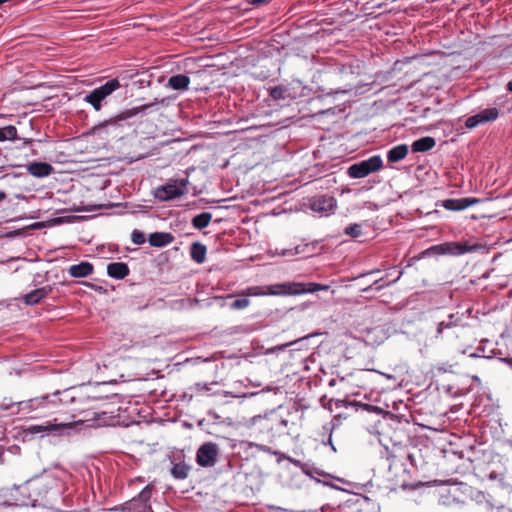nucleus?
<instances>
[{"label":"nucleus","mask_w":512,"mask_h":512,"mask_svg":"<svg viewBox=\"0 0 512 512\" xmlns=\"http://www.w3.org/2000/svg\"><path fill=\"white\" fill-rule=\"evenodd\" d=\"M172 239L169 233L155 232L149 236V243L154 247H163L171 243Z\"/></svg>","instance_id":"obj_18"},{"label":"nucleus","mask_w":512,"mask_h":512,"mask_svg":"<svg viewBox=\"0 0 512 512\" xmlns=\"http://www.w3.org/2000/svg\"><path fill=\"white\" fill-rule=\"evenodd\" d=\"M75 397L72 393L71 389H66L62 392H60V395L57 396V401L59 403V407L62 405H67L69 403H72L74 401Z\"/></svg>","instance_id":"obj_26"},{"label":"nucleus","mask_w":512,"mask_h":512,"mask_svg":"<svg viewBox=\"0 0 512 512\" xmlns=\"http://www.w3.org/2000/svg\"><path fill=\"white\" fill-rule=\"evenodd\" d=\"M82 424V421L68 422V423H51L47 422L40 425H31L27 428L29 434L38 433H55L62 434L65 429H71L77 425Z\"/></svg>","instance_id":"obj_7"},{"label":"nucleus","mask_w":512,"mask_h":512,"mask_svg":"<svg viewBox=\"0 0 512 512\" xmlns=\"http://www.w3.org/2000/svg\"><path fill=\"white\" fill-rule=\"evenodd\" d=\"M59 395L60 391H56L53 394L35 397L27 401L19 402V410L27 412H40L42 414L50 413L59 408V403L57 401V396Z\"/></svg>","instance_id":"obj_2"},{"label":"nucleus","mask_w":512,"mask_h":512,"mask_svg":"<svg viewBox=\"0 0 512 512\" xmlns=\"http://www.w3.org/2000/svg\"><path fill=\"white\" fill-rule=\"evenodd\" d=\"M336 200L327 195L315 197L311 202L312 211L318 213L320 216H328L336 209Z\"/></svg>","instance_id":"obj_8"},{"label":"nucleus","mask_w":512,"mask_h":512,"mask_svg":"<svg viewBox=\"0 0 512 512\" xmlns=\"http://www.w3.org/2000/svg\"><path fill=\"white\" fill-rule=\"evenodd\" d=\"M270 413H267L265 415H259L252 419V424L256 428H259L263 433L267 435L268 438H270Z\"/></svg>","instance_id":"obj_19"},{"label":"nucleus","mask_w":512,"mask_h":512,"mask_svg":"<svg viewBox=\"0 0 512 512\" xmlns=\"http://www.w3.org/2000/svg\"><path fill=\"white\" fill-rule=\"evenodd\" d=\"M211 219H212V215L210 213L203 212L199 215H196L192 219V224H193L194 228L200 230V229L207 227L209 225Z\"/></svg>","instance_id":"obj_23"},{"label":"nucleus","mask_w":512,"mask_h":512,"mask_svg":"<svg viewBox=\"0 0 512 512\" xmlns=\"http://www.w3.org/2000/svg\"><path fill=\"white\" fill-rule=\"evenodd\" d=\"M436 142L432 137H423L413 142L412 150L414 152H426L435 146Z\"/></svg>","instance_id":"obj_21"},{"label":"nucleus","mask_w":512,"mask_h":512,"mask_svg":"<svg viewBox=\"0 0 512 512\" xmlns=\"http://www.w3.org/2000/svg\"><path fill=\"white\" fill-rule=\"evenodd\" d=\"M270 413V438L285 434L289 430V421L285 419L279 411H271Z\"/></svg>","instance_id":"obj_11"},{"label":"nucleus","mask_w":512,"mask_h":512,"mask_svg":"<svg viewBox=\"0 0 512 512\" xmlns=\"http://www.w3.org/2000/svg\"><path fill=\"white\" fill-rule=\"evenodd\" d=\"M408 154V147L405 144L397 145L390 149L387 154V159L391 163H396L403 160Z\"/></svg>","instance_id":"obj_16"},{"label":"nucleus","mask_w":512,"mask_h":512,"mask_svg":"<svg viewBox=\"0 0 512 512\" xmlns=\"http://www.w3.org/2000/svg\"><path fill=\"white\" fill-rule=\"evenodd\" d=\"M303 248L301 246H297L293 249H284L281 252H278V255L281 256H294L302 253Z\"/></svg>","instance_id":"obj_31"},{"label":"nucleus","mask_w":512,"mask_h":512,"mask_svg":"<svg viewBox=\"0 0 512 512\" xmlns=\"http://www.w3.org/2000/svg\"><path fill=\"white\" fill-rule=\"evenodd\" d=\"M93 272V266L88 262L72 265L69 268V273L72 277L82 278L87 277Z\"/></svg>","instance_id":"obj_15"},{"label":"nucleus","mask_w":512,"mask_h":512,"mask_svg":"<svg viewBox=\"0 0 512 512\" xmlns=\"http://www.w3.org/2000/svg\"><path fill=\"white\" fill-rule=\"evenodd\" d=\"M344 233L352 238L360 237L362 235L361 225L351 224L345 228Z\"/></svg>","instance_id":"obj_28"},{"label":"nucleus","mask_w":512,"mask_h":512,"mask_svg":"<svg viewBox=\"0 0 512 512\" xmlns=\"http://www.w3.org/2000/svg\"><path fill=\"white\" fill-rule=\"evenodd\" d=\"M172 474L178 479H184L188 475V467L184 464H176L172 468Z\"/></svg>","instance_id":"obj_27"},{"label":"nucleus","mask_w":512,"mask_h":512,"mask_svg":"<svg viewBox=\"0 0 512 512\" xmlns=\"http://www.w3.org/2000/svg\"><path fill=\"white\" fill-rule=\"evenodd\" d=\"M206 247L200 243H194L191 247V257L197 263H202L205 260Z\"/></svg>","instance_id":"obj_24"},{"label":"nucleus","mask_w":512,"mask_h":512,"mask_svg":"<svg viewBox=\"0 0 512 512\" xmlns=\"http://www.w3.org/2000/svg\"><path fill=\"white\" fill-rule=\"evenodd\" d=\"M289 345H291V343H288V344H284L282 346H279L278 349H284L286 347H288Z\"/></svg>","instance_id":"obj_37"},{"label":"nucleus","mask_w":512,"mask_h":512,"mask_svg":"<svg viewBox=\"0 0 512 512\" xmlns=\"http://www.w3.org/2000/svg\"><path fill=\"white\" fill-rule=\"evenodd\" d=\"M444 329H449L447 326L446 320L438 322L437 329H436V336L439 337L443 333Z\"/></svg>","instance_id":"obj_32"},{"label":"nucleus","mask_w":512,"mask_h":512,"mask_svg":"<svg viewBox=\"0 0 512 512\" xmlns=\"http://www.w3.org/2000/svg\"><path fill=\"white\" fill-rule=\"evenodd\" d=\"M382 167V158L379 155H374L366 160L351 165L348 168V175L354 179L364 178L369 174L380 170Z\"/></svg>","instance_id":"obj_4"},{"label":"nucleus","mask_w":512,"mask_h":512,"mask_svg":"<svg viewBox=\"0 0 512 512\" xmlns=\"http://www.w3.org/2000/svg\"><path fill=\"white\" fill-rule=\"evenodd\" d=\"M53 171V167L44 162H34L28 166V172L34 177H46Z\"/></svg>","instance_id":"obj_13"},{"label":"nucleus","mask_w":512,"mask_h":512,"mask_svg":"<svg viewBox=\"0 0 512 512\" xmlns=\"http://www.w3.org/2000/svg\"><path fill=\"white\" fill-rule=\"evenodd\" d=\"M6 197V194L2 191H0V201L4 200Z\"/></svg>","instance_id":"obj_36"},{"label":"nucleus","mask_w":512,"mask_h":512,"mask_svg":"<svg viewBox=\"0 0 512 512\" xmlns=\"http://www.w3.org/2000/svg\"><path fill=\"white\" fill-rule=\"evenodd\" d=\"M328 444L331 446V449H332L334 452H336V448H335V446H334V445H333V443H332V439H331V437H330V438H329V440H328Z\"/></svg>","instance_id":"obj_35"},{"label":"nucleus","mask_w":512,"mask_h":512,"mask_svg":"<svg viewBox=\"0 0 512 512\" xmlns=\"http://www.w3.org/2000/svg\"><path fill=\"white\" fill-rule=\"evenodd\" d=\"M280 93L281 91L277 88H274L271 90V96L275 99V98H278L280 97Z\"/></svg>","instance_id":"obj_34"},{"label":"nucleus","mask_w":512,"mask_h":512,"mask_svg":"<svg viewBox=\"0 0 512 512\" xmlns=\"http://www.w3.org/2000/svg\"><path fill=\"white\" fill-rule=\"evenodd\" d=\"M132 242L137 245H141L145 242V235L139 230H134L131 235Z\"/></svg>","instance_id":"obj_30"},{"label":"nucleus","mask_w":512,"mask_h":512,"mask_svg":"<svg viewBox=\"0 0 512 512\" xmlns=\"http://www.w3.org/2000/svg\"><path fill=\"white\" fill-rule=\"evenodd\" d=\"M47 296V290L45 288L36 289L25 295L24 301L28 305H34L39 303L43 298Z\"/></svg>","instance_id":"obj_22"},{"label":"nucleus","mask_w":512,"mask_h":512,"mask_svg":"<svg viewBox=\"0 0 512 512\" xmlns=\"http://www.w3.org/2000/svg\"><path fill=\"white\" fill-rule=\"evenodd\" d=\"M508 90L512 91V80L508 83Z\"/></svg>","instance_id":"obj_38"},{"label":"nucleus","mask_w":512,"mask_h":512,"mask_svg":"<svg viewBox=\"0 0 512 512\" xmlns=\"http://www.w3.org/2000/svg\"><path fill=\"white\" fill-rule=\"evenodd\" d=\"M482 248L481 244H467L460 242H447L444 244L435 245L431 250L437 254H449L459 256L470 252H475Z\"/></svg>","instance_id":"obj_5"},{"label":"nucleus","mask_w":512,"mask_h":512,"mask_svg":"<svg viewBox=\"0 0 512 512\" xmlns=\"http://www.w3.org/2000/svg\"><path fill=\"white\" fill-rule=\"evenodd\" d=\"M293 463H294L295 465H299V464H300V462H299V461H297V460L293 461Z\"/></svg>","instance_id":"obj_39"},{"label":"nucleus","mask_w":512,"mask_h":512,"mask_svg":"<svg viewBox=\"0 0 512 512\" xmlns=\"http://www.w3.org/2000/svg\"><path fill=\"white\" fill-rule=\"evenodd\" d=\"M190 79L182 74L172 76L168 80V86L173 90H185L188 88Z\"/></svg>","instance_id":"obj_20"},{"label":"nucleus","mask_w":512,"mask_h":512,"mask_svg":"<svg viewBox=\"0 0 512 512\" xmlns=\"http://www.w3.org/2000/svg\"><path fill=\"white\" fill-rule=\"evenodd\" d=\"M139 497L143 501H147L150 498V489L148 486L141 491Z\"/></svg>","instance_id":"obj_33"},{"label":"nucleus","mask_w":512,"mask_h":512,"mask_svg":"<svg viewBox=\"0 0 512 512\" xmlns=\"http://www.w3.org/2000/svg\"><path fill=\"white\" fill-rule=\"evenodd\" d=\"M479 202L476 198L446 199L441 206L450 211H462Z\"/></svg>","instance_id":"obj_12"},{"label":"nucleus","mask_w":512,"mask_h":512,"mask_svg":"<svg viewBox=\"0 0 512 512\" xmlns=\"http://www.w3.org/2000/svg\"><path fill=\"white\" fill-rule=\"evenodd\" d=\"M329 285L320 283H304V282H285L268 286H252L243 290L229 303V307L233 310H243L250 304L249 296H297L307 293H315L318 291H326Z\"/></svg>","instance_id":"obj_1"},{"label":"nucleus","mask_w":512,"mask_h":512,"mask_svg":"<svg viewBox=\"0 0 512 512\" xmlns=\"http://www.w3.org/2000/svg\"><path fill=\"white\" fill-rule=\"evenodd\" d=\"M461 321H462V315H460L457 312V313L450 314L448 316V320L446 321V323H447L448 328L450 329V328L461 325Z\"/></svg>","instance_id":"obj_29"},{"label":"nucleus","mask_w":512,"mask_h":512,"mask_svg":"<svg viewBox=\"0 0 512 512\" xmlns=\"http://www.w3.org/2000/svg\"><path fill=\"white\" fill-rule=\"evenodd\" d=\"M218 449L213 443L203 444L197 451V463L201 466H212L216 461Z\"/></svg>","instance_id":"obj_10"},{"label":"nucleus","mask_w":512,"mask_h":512,"mask_svg":"<svg viewBox=\"0 0 512 512\" xmlns=\"http://www.w3.org/2000/svg\"><path fill=\"white\" fill-rule=\"evenodd\" d=\"M187 181L184 179L174 180L156 189L155 196L162 201L172 200L182 196L186 192Z\"/></svg>","instance_id":"obj_6"},{"label":"nucleus","mask_w":512,"mask_h":512,"mask_svg":"<svg viewBox=\"0 0 512 512\" xmlns=\"http://www.w3.org/2000/svg\"><path fill=\"white\" fill-rule=\"evenodd\" d=\"M147 107H149L148 105H144L142 106L141 108H136V109H133V110H128V111H124V112H121L120 114L110 118L109 120H106L104 121L102 124H100V126L104 127V126H107V125H116L119 121H122V120H126L132 116H135L139 110H144L146 109Z\"/></svg>","instance_id":"obj_17"},{"label":"nucleus","mask_w":512,"mask_h":512,"mask_svg":"<svg viewBox=\"0 0 512 512\" xmlns=\"http://www.w3.org/2000/svg\"><path fill=\"white\" fill-rule=\"evenodd\" d=\"M499 111L497 108H487L466 119L465 126L473 129L478 125L485 124L497 119Z\"/></svg>","instance_id":"obj_9"},{"label":"nucleus","mask_w":512,"mask_h":512,"mask_svg":"<svg viewBox=\"0 0 512 512\" xmlns=\"http://www.w3.org/2000/svg\"><path fill=\"white\" fill-rule=\"evenodd\" d=\"M121 87L117 79H111L104 85L94 89L84 97V101L89 103L96 111L102 108V101Z\"/></svg>","instance_id":"obj_3"},{"label":"nucleus","mask_w":512,"mask_h":512,"mask_svg":"<svg viewBox=\"0 0 512 512\" xmlns=\"http://www.w3.org/2000/svg\"><path fill=\"white\" fill-rule=\"evenodd\" d=\"M16 139H17V129L15 126L9 125L4 128H1V141L16 140Z\"/></svg>","instance_id":"obj_25"},{"label":"nucleus","mask_w":512,"mask_h":512,"mask_svg":"<svg viewBox=\"0 0 512 512\" xmlns=\"http://www.w3.org/2000/svg\"><path fill=\"white\" fill-rule=\"evenodd\" d=\"M107 273L112 278L123 279L128 275L129 269L125 263L114 262L107 266Z\"/></svg>","instance_id":"obj_14"}]
</instances>
